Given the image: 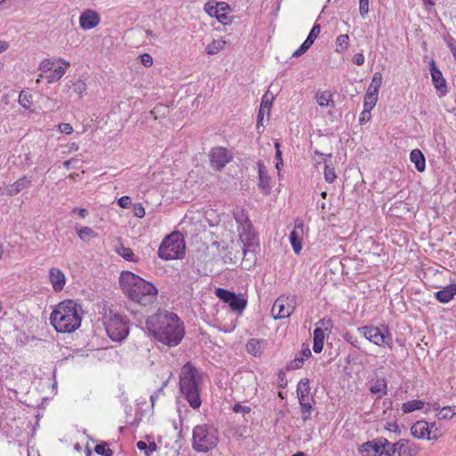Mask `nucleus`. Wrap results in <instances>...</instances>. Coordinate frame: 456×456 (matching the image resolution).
Here are the masks:
<instances>
[{
	"instance_id": "obj_53",
	"label": "nucleus",
	"mask_w": 456,
	"mask_h": 456,
	"mask_svg": "<svg viewBox=\"0 0 456 456\" xmlns=\"http://www.w3.org/2000/svg\"><path fill=\"white\" fill-rule=\"evenodd\" d=\"M141 62L144 67H151L153 64V60L151 54L143 53L140 56Z\"/></svg>"
},
{
	"instance_id": "obj_26",
	"label": "nucleus",
	"mask_w": 456,
	"mask_h": 456,
	"mask_svg": "<svg viewBox=\"0 0 456 456\" xmlns=\"http://www.w3.org/2000/svg\"><path fill=\"white\" fill-rule=\"evenodd\" d=\"M233 216L238 224H244L248 228L251 226V223L248 219V216L242 208L236 207L235 209L233 210Z\"/></svg>"
},
{
	"instance_id": "obj_31",
	"label": "nucleus",
	"mask_w": 456,
	"mask_h": 456,
	"mask_svg": "<svg viewBox=\"0 0 456 456\" xmlns=\"http://www.w3.org/2000/svg\"><path fill=\"white\" fill-rule=\"evenodd\" d=\"M117 253L126 261L136 262L138 259L134 254L133 250L130 248L125 247L124 245H120V247L117 248Z\"/></svg>"
},
{
	"instance_id": "obj_30",
	"label": "nucleus",
	"mask_w": 456,
	"mask_h": 456,
	"mask_svg": "<svg viewBox=\"0 0 456 456\" xmlns=\"http://www.w3.org/2000/svg\"><path fill=\"white\" fill-rule=\"evenodd\" d=\"M315 99H316L317 103L321 107L329 106L330 102L331 103L333 102L332 94L330 91H324V92L316 94Z\"/></svg>"
},
{
	"instance_id": "obj_24",
	"label": "nucleus",
	"mask_w": 456,
	"mask_h": 456,
	"mask_svg": "<svg viewBox=\"0 0 456 456\" xmlns=\"http://www.w3.org/2000/svg\"><path fill=\"white\" fill-rule=\"evenodd\" d=\"M410 159H411V161L412 163H414L415 167L419 172L425 171L426 160H425V157H424L423 153L419 150L415 149V150L411 151V152L410 154Z\"/></svg>"
},
{
	"instance_id": "obj_51",
	"label": "nucleus",
	"mask_w": 456,
	"mask_h": 456,
	"mask_svg": "<svg viewBox=\"0 0 456 456\" xmlns=\"http://www.w3.org/2000/svg\"><path fill=\"white\" fill-rule=\"evenodd\" d=\"M167 111V107L164 105L156 106L151 112L150 115L152 118L157 119L158 114L162 112L165 115V112Z\"/></svg>"
},
{
	"instance_id": "obj_15",
	"label": "nucleus",
	"mask_w": 456,
	"mask_h": 456,
	"mask_svg": "<svg viewBox=\"0 0 456 456\" xmlns=\"http://www.w3.org/2000/svg\"><path fill=\"white\" fill-rule=\"evenodd\" d=\"M429 70L435 88L437 91H439L442 94H445L447 92L446 81L444 78L440 69L436 67V62L434 61H432L429 63Z\"/></svg>"
},
{
	"instance_id": "obj_19",
	"label": "nucleus",
	"mask_w": 456,
	"mask_h": 456,
	"mask_svg": "<svg viewBox=\"0 0 456 456\" xmlns=\"http://www.w3.org/2000/svg\"><path fill=\"white\" fill-rule=\"evenodd\" d=\"M258 168V186L265 193L270 191V177L267 174L266 167L262 161L257 162Z\"/></svg>"
},
{
	"instance_id": "obj_17",
	"label": "nucleus",
	"mask_w": 456,
	"mask_h": 456,
	"mask_svg": "<svg viewBox=\"0 0 456 456\" xmlns=\"http://www.w3.org/2000/svg\"><path fill=\"white\" fill-rule=\"evenodd\" d=\"M100 23L98 13L92 10L83 12L79 17V25L83 29H92Z\"/></svg>"
},
{
	"instance_id": "obj_43",
	"label": "nucleus",
	"mask_w": 456,
	"mask_h": 456,
	"mask_svg": "<svg viewBox=\"0 0 456 456\" xmlns=\"http://www.w3.org/2000/svg\"><path fill=\"white\" fill-rule=\"evenodd\" d=\"M94 452L102 456H112L113 451L109 448L108 444L102 443L99 444H96L94 447Z\"/></svg>"
},
{
	"instance_id": "obj_29",
	"label": "nucleus",
	"mask_w": 456,
	"mask_h": 456,
	"mask_svg": "<svg viewBox=\"0 0 456 456\" xmlns=\"http://www.w3.org/2000/svg\"><path fill=\"white\" fill-rule=\"evenodd\" d=\"M424 406V403L420 400H411L406 403H403L402 405V411L404 413H410L416 410H420Z\"/></svg>"
},
{
	"instance_id": "obj_54",
	"label": "nucleus",
	"mask_w": 456,
	"mask_h": 456,
	"mask_svg": "<svg viewBox=\"0 0 456 456\" xmlns=\"http://www.w3.org/2000/svg\"><path fill=\"white\" fill-rule=\"evenodd\" d=\"M59 130L61 133L65 134H70L73 132V128L69 123H61L59 125Z\"/></svg>"
},
{
	"instance_id": "obj_42",
	"label": "nucleus",
	"mask_w": 456,
	"mask_h": 456,
	"mask_svg": "<svg viewBox=\"0 0 456 456\" xmlns=\"http://www.w3.org/2000/svg\"><path fill=\"white\" fill-rule=\"evenodd\" d=\"M32 95L25 91H21L19 94V103L25 109H29L32 103Z\"/></svg>"
},
{
	"instance_id": "obj_3",
	"label": "nucleus",
	"mask_w": 456,
	"mask_h": 456,
	"mask_svg": "<svg viewBox=\"0 0 456 456\" xmlns=\"http://www.w3.org/2000/svg\"><path fill=\"white\" fill-rule=\"evenodd\" d=\"M82 312L78 303L66 299L55 305L50 316V322L57 332L71 333L80 327Z\"/></svg>"
},
{
	"instance_id": "obj_12",
	"label": "nucleus",
	"mask_w": 456,
	"mask_h": 456,
	"mask_svg": "<svg viewBox=\"0 0 456 456\" xmlns=\"http://www.w3.org/2000/svg\"><path fill=\"white\" fill-rule=\"evenodd\" d=\"M209 157L212 167L218 171L222 170L232 159V153L224 147L213 148Z\"/></svg>"
},
{
	"instance_id": "obj_63",
	"label": "nucleus",
	"mask_w": 456,
	"mask_h": 456,
	"mask_svg": "<svg viewBox=\"0 0 456 456\" xmlns=\"http://www.w3.org/2000/svg\"><path fill=\"white\" fill-rule=\"evenodd\" d=\"M301 357H304L305 358H308L312 355V353H311V350L309 348V346L306 345L305 347H304L302 350H301Z\"/></svg>"
},
{
	"instance_id": "obj_13",
	"label": "nucleus",
	"mask_w": 456,
	"mask_h": 456,
	"mask_svg": "<svg viewBox=\"0 0 456 456\" xmlns=\"http://www.w3.org/2000/svg\"><path fill=\"white\" fill-rule=\"evenodd\" d=\"M205 10L210 16L216 17L223 25H227L232 22V18L227 12L230 10V6L224 2L216 3V5H210V4L208 3L205 5Z\"/></svg>"
},
{
	"instance_id": "obj_46",
	"label": "nucleus",
	"mask_w": 456,
	"mask_h": 456,
	"mask_svg": "<svg viewBox=\"0 0 456 456\" xmlns=\"http://www.w3.org/2000/svg\"><path fill=\"white\" fill-rule=\"evenodd\" d=\"M303 363H304V357L297 355L293 361L289 362V363L287 366V369L288 370H297L303 366Z\"/></svg>"
},
{
	"instance_id": "obj_37",
	"label": "nucleus",
	"mask_w": 456,
	"mask_h": 456,
	"mask_svg": "<svg viewBox=\"0 0 456 456\" xmlns=\"http://www.w3.org/2000/svg\"><path fill=\"white\" fill-rule=\"evenodd\" d=\"M381 84H382V74L380 72H375L372 77L371 84H370L368 91H371L372 93H375L376 94H378L379 87L381 86Z\"/></svg>"
},
{
	"instance_id": "obj_50",
	"label": "nucleus",
	"mask_w": 456,
	"mask_h": 456,
	"mask_svg": "<svg viewBox=\"0 0 456 456\" xmlns=\"http://www.w3.org/2000/svg\"><path fill=\"white\" fill-rule=\"evenodd\" d=\"M232 411L236 413L248 414L251 411V408L248 406L241 405L240 403H235L232 407Z\"/></svg>"
},
{
	"instance_id": "obj_57",
	"label": "nucleus",
	"mask_w": 456,
	"mask_h": 456,
	"mask_svg": "<svg viewBox=\"0 0 456 456\" xmlns=\"http://www.w3.org/2000/svg\"><path fill=\"white\" fill-rule=\"evenodd\" d=\"M134 215L137 216V217H143L145 216V210L143 208V207L141 205V204H137L134 206Z\"/></svg>"
},
{
	"instance_id": "obj_61",
	"label": "nucleus",
	"mask_w": 456,
	"mask_h": 456,
	"mask_svg": "<svg viewBox=\"0 0 456 456\" xmlns=\"http://www.w3.org/2000/svg\"><path fill=\"white\" fill-rule=\"evenodd\" d=\"M441 436V432L434 427L432 428V434L429 436L428 440H437Z\"/></svg>"
},
{
	"instance_id": "obj_5",
	"label": "nucleus",
	"mask_w": 456,
	"mask_h": 456,
	"mask_svg": "<svg viewBox=\"0 0 456 456\" xmlns=\"http://www.w3.org/2000/svg\"><path fill=\"white\" fill-rule=\"evenodd\" d=\"M218 444V432L210 425H197L192 430V448L198 452H208Z\"/></svg>"
},
{
	"instance_id": "obj_35",
	"label": "nucleus",
	"mask_w": 456,
	"mask_h": 456,
	"mask_svg": "<svg viewBox=\"0 0 456 456\" xmlns=\"http://www.w3.org/2000/svg\"><path fill=\"white\" fill-rule=\"evenodd\" d=\"M247 305V300L240 297L238 295L235 294L234 297L229 304V306L236 312H241L245 309Z\"/></svg>"
},
{
	"instance_id": "obj_27",
	"label": "nucleus",
	"mask_w": 456,
	"mask_h": 456,
	"mask_svg": "<svg viewBox=\"0 0 456 456\" xmlns=\"http://www.w3.org/2000/svg\"><path fill=\"white\" fill-rule=\"evenodd\" d=\"M226 42L222 39L213 40L210 44L206 47V52L209 55H214L224 49Z\"/></svg>"
},
{
	"instance_id": "obj_2",
	"label": "nucleus",
	"mask_w": 456,
	"mask_h": 456,
	"mask_svg": "<svg viewBox=\"0 0 456 456\" xmlns=\"http://www.w3.org/2000/svg\"><path fill=\"white\" fill-rule=\"evenodd\" d=\"M122 291L134 302L147 306L155 302L157 288L151 282L129 271H123L119 277Z\"/></svg>"
},
{
	"instance_id": "obj_33",
	"label": "nucleus",
	"mask_w": 456,
	"mask_h": 456,
	"mask_svg": "<svg viewBox=\"0 0 456 456\" xmlns=\"http://www.w3.org/2000/svg\"><path fill=\"white\" fill-rule=\"evenodd\" d=\"M77 234L79 237L80 240L83 241H86L89 238L96 237V232L88 226L81 227V228H76Z\"/></svg>"
},
{
	"instance_id": "obj_7",
	"label": "nucleus",
	"mask_w": 456,
	"mask_h": 456,
	"mask_svg": "<svg viewBox=\"0 0 456 456\" xmlns=\"http://www.w3.org/2000/svg\"><path fill=\"white\" fill-rule=\"evenodd\" d=\"M104 326L106 332L113 341H121L125 339L129 332L127 321L112 310L104 316Z\"/></svg>"
},
{
	"instance_id": "obj_9",
	"label": "nucleus",
	"mask_w": 456,
	"mask_h": 456,
	"mask_svg": "<svg viewBox=\"0 0 456 456\" xmlns=\"http://www.w3.org/2000/svg\"><path fill=\"white\" fill-rule=\"evenodd\" d=\"M417 453L416 444L407 439H400L395 444H390L386 449V456H416Z\"/></svg>"
},
{
	"instance_id": "obj_58",
	"label": "nucleus",
	"mask_w": 456,
	"mask_h": 456,
	"mask_svg": "<svg viewBox=\"0 0 456 456\" xmlns=\"http://www.w3.org/2000/svg\"><path fill=\"white\" fill-rule=\"evenodd\" d=\"M370 112H369L368 110H363L360 115L359 122L361 124H363V123L367 122L368 120H370Z\"/></svg>"
},
{
	"instance_id": "obj_41",
	"label": "nucleus",
	"mask_w": 456,
	"mask_h": 456,
	"mask_svg": "<svg viewBox=\"0 0 456 456\" xmlns=\"http://www.w3.org/2000/svg\"><path fill=\"white\" fill-rule=\"evenodd\" d=\"M247 351L255 356L261 354L260 342L256 339H249L246 345Z\"/></svg>"
},
{
	"instance_id": "obj_14",
	"label": "nucleus",
	"mask_w": 456,
	"mask_h": 456,
	"mask_svg": "<svg viewBox=\"0 0 456 456\" xmlns=\"http://www.w3.org/2000/svg\"><path fill=\"white\" fill-rule=\"evenodd\" d=\"M304 234V223L302 220L297 219L294 229L289 234V241L296 254H299L302 249V239Z\"/></svg>"
},
{
	"instance_id": "obj_10",
	"label": "nucleus",
	"mask_w": 456,
	"mask_h": 456,
	"mask_svg": "<svg viewBox=\"0 0 456 456\" xmlns=\"http://www.w3.org/2000/svg\"><path fill=\"white\" fill-rule=\"evenodd\" d=\"M295 309V298L293 297H280L273 305L272 314L274 319L289 317Z\"/></svg>"
},
{
	"instance_id": "obj_34",
	"label": "nucleus",
	"mask_w": 456,
	"mask_h": 456,
	"mask_svg": "<svg viewBox=\"0 0 456 456\" xmlns=\"http://www.w3.org/2000/svg\"><path fill=\"white\" fill-rule=\"evenodd\" d=\"M377 100L378 94L372 93L371 91H368L364 96L363 110H368V111L370 112V110L374 108Z\"/></svg>"
},
{
	"instance_id": "obj_6",
	"label": "nucleus",
	"mask_w": 456,
	"mask_h": 456,
	"mask_svg": "<svg viewBox=\"0 0 456 456\" xmlns=\"http://www.w3.org/2000/svg\"><path fill=\"white\" fill-rule=\"evenodd\" d=\"M184 254L185 242L179 232L166 236L158 250V256L167 261L183 258Z\"/></svg>"
},
{
	"instance_id": "obj_1",
	"label": "nucleus",
	"mask_w": 456,
	"mask_h": 456,
	"mask_svg": "<svg viewBox=\"0 0 456 456\" xmlns=\"http://www.w3.org/2000/svg\"><path fill=\"white\" fill-rule=\"evenodd\" d=\"M146 328L159 343L174 347L178 346L184 337L183 321L175 313L159 310L146 320Z\"/></svg>"
},
{
	"instance_id": "obj_56",
	"label": "nucleus",
	"mask_w": 456,
	"mask_h": 456,
	"mask_svg": "<svg viewBox=\"0 0 456 456\" xmlns=\"http://www.w3.org/2000/svg\"><path fill=\"white\" fill-rule=\"evenodd\" d=\"M118 203L121 208H126L131 204V199L128 196H122L118 199Z\"/></svg>"
},
{
	"instance_id": "obj_48",
	"label": "nucleus",
	"mask_w": 456,
	"mask_h": 456,
	"mask_svg": "<svg viewBox=\"0 0 456 456\" xmlns=\"http://www.w3.org/2000/svg\"><path fill=\"white\" fill-rule=\"evenodd\" d=\"M317 324L322 326L321 328L323 330V331H330L333 327V322L330 318H322L317 322Z\"/></svg>"
},
{
	"instance_id": "obj_59",
	"label": "nucleus",
	"mask_w": 456,
	"mask_h": 456,
	"mask_svg": "<svg viewBox=\"0 0 456 456\" xmlns=\"http://www.w3.org/2000/svg\"><path fill=\"white\" fill-rule=\"evenodd\" d=\"M353 61L356 65L361 66L364 63V56L362 53H358L354 55Z\"/></svg>"
},
{
	"instance_id": "obj_36",
	"label": "nucleus",
	"mask_w": 456,
	"mask_h": 456,
	"mask_svg": "<svg viewBox=\"0 0 456 456\" xmlns=\"http://www.w3.org/2000/svg\"><path fill=\"white\" fill-rule=\"evenodd\" d=\"M216 295L219 299H221L224 303L230 304L232 298L234 297L235 293L222 288H218L216 289Z\"/></svg>"
},
{
	"instance_id": "obj_39",
	"label": "nucleus",
	"mask_w": 456,
	"mask_h": 456,
	"mask_svg": "<svg viewBox=\"0 0 456 456\" xmlns=\"http://www.w3.org/2000/svg\"><path fill=\"white\" fill-rule=\"evenodd\" d=\"M313 401L307 402H300L301 412H302V419L304 422L307 421L310 419L311 411L313 409L312 406Z\"/></svg>"
},
{
	"instance_id": "obj_8",
	"label": "nucleus",
	"mask_w": 456,
	"mask_h": 456,
	"mask_svg": "<svg viewBox=\"0 0 456 456\" xmlns=\"http://www.w3.org/2000/svg\"><path fill=\"white\" fill-rule=\"evenodd\" d=\"M358 331L369 341L379 346L392 348L393 339L390 332L384 326H363L358 328Z\"/></svg>"
},
{
	"instance_id": "obj_62",
	"label": "nucleus",
	"mask_w": 456,
	"mask_h": 456,
	"mask_svg": "<svg viewBox=\"0 0 456 456\" xmlns=\"http://www.w3.org/2000/svg\"><path fill=\"white\" fill-rule=\"evenodd\" d=\"M306 51L307 49L303 45H301L299 48L292 53V57H299L302 54H304Z\"/></svg>"
},
{
	"instance_id": "obj_23",
	"label": "nucleus",
	"mask_w": 456,
	"mask_h": 456,
	"mask_svg": "<svg viewBox=\"0 0 456 456\" xmlns=\"http://www.w3.org/2000/svg\"><path fill=\"white\" fill-rule=\"evenodd\" d=\"M31 184V181L28 179L26 176H23L17 180L12 184H10L6 188V194L9 196H13L18 194L23 189L28 188Z\"/></svg>"
},
{
	"instance_id": "obj_22",
	"label": "nucleus",
	"mask_w": 456,
	"mask_h": 456,
	"mask_svg": "<svg viewBox=\"0 0 456 456\" xmlns=\"http://www.w3.org/2000/svg\"><path fill=\"white\" fill-rule=\"evenodd\" d=\"M456 295V284H450L436 292V298L441 303H448Z\"/></svg>"
},
{
	"instance_id": "obj_44",
	"label": "nucleus",
	"mask_w": 456,
	"mask_h": 456,
	"mask_svg": "<svg viewBox=\"0 0 456 456\" xmlns=\"http://www.w3.org/2000/svg\"><path fill=\"white\" fill-rule=\"evenodd\" d=\"M324 177L326 182L328 183H333L335 179L337 178V175L335 173V169L333 167L326 164L324 167Z\"/></svg>"
},
{
	"instance_id": "obj_49",
	"label": "nucleus",
	"mask_w": 456,
	"mask_h": 456,
	"mask_svg": "<svg viewBox=\"0 0 456 456\" xmlns=\"http://www.w3.org/2000/svg\"><path fill=\"white\" fill-rule=\"evenodd\" d=\"M359 12L362 18L369 12V0H359Z\"/></svg>"
},
{
	"instance_id": "obj_45",
	"label": "nucleus",
	"mask_w": 456,
	"mask_h": 456,
	"mask_svg": "<svg viewBox=\"0 0 456 456\" xmlns=\"http://www.w3.org/2000/svg\"><path fill=\"white\" fill-rule=\"evenodd\" d=\"M72 90L79 96L86 90V86L82 80H77L72 84Z\"/></svg>"
},
{
	"instance_id": "obj_28",
	"label": "nucleus",
	"mask_w": 456,
	"mask_h": 456,
	"mask_svg": "<svg viewBox=\"0 0 456 456\" xmlns=\"http://www.w3.org/2000/svg\"><path fill=\"white\" fill-rule=\"evenodd\" d=\"M436 411H439L437 413V417L439 419H447L452 418L456 415V406H445L440 408L439 406L435 408Z\"/></svg>"
},
{
	"instance_id": "obj_4",
	"label": "nucleus",
	"mask_w": 456,
	"mask_h": 456,
	"mask_svg": "<svg viewBox=\"0 0 456 456\" xmlns=\"http://www.w3.org/2000/svg\"><path fill=\"white\" fill-rule=\"evenodd\" d=\"M202 374L191 362H186L180 373V391L192 409H199L201 405L200 395V383Z\"/></svg>"
},
{
	"instance_id": "obj_32",
	"label": "nucleus",
	"mask_w": 456,
	"mask_h": 456,
	"mask_svg": "<svg viewBox=\"0 0 456 456\" xmlns=\"http://www.w3.org/2000/svg\"><path fill=\"white\" fill-rule=\"evenodd\" d=\"M370 391L371 394L381 393L378 398L387 395V383L385 379H377L376 382L370 387Z\"/></svg>"
},
{
	"instance_id": "obj_20",
	"label": "nucleus",
	"mask_w": 456,
	"mask_h": 456,
	"mask_svg": "<svg viewBox=\"0 0 456 456\" xmlns=\"http://www.w3.org/2000/svg\"><path fill=\"white\" fill-rule=\"evenodd\" d=\"M273 101V96L272 94H269L268 92L265 93V95L263 96L260 109H259L258 115H257V122H256L257 128H259L260 125H262L265 113H267L269 115Z\"/></svg>"
},
{
	"instance_id": "obj_60",
	"label": "nucleus",
	"mask_w": 456,
	"mask_h": 456,
	"mask_svg": "<svg viewBox=\"0 0 456 456\" xmlns=\"http://www.w3.org/2000/svg\"><path fill=\"white\" fill-rule=\"evenodd\" d=\"M157 444L154 442H151L148 444L147 450L145 452L146 456H150L152 452L157 451Z\"/></svg>"
},
{
	"instance_id": "obj_21",
	"label": "nucleus",
	"mask_w": 456,
	"mask_h": 456,
	"mask_svg": "<svg viewBox=\"0 0 456 456\" xmlns=\"http://www.w3.org/2000/svg\"><path fill=\"white\" fill-rule=\"evenodd\" d=\"M310 386H309V379H302L297 387V397L300 402H307V401H314L312 397L309 396L310 394Z\"/></svg>"
},
{
	"instance_id": "obj_25",
	"label": "nucleus",
	"mask_w": 456,
	"mask_h": 456,
	"mask_svg": "<svg viewBox=\"0 0 456 456\" xmlns=\"http://www.w3.org/2000/svg\"><path fill=\"white\" fill-rule=\"evenodd\" d=\"M324 344V331L322 328H315L314 330V346L313 350L314 353L319 354L323 349Z\"/></svg>"
},
{
	"instance_id": "obj_64",
	"label": "nucleus",
	"mask_w": 456,
	"mask_h": 456,
	"mask_svg": "<svg viewBox=\"0 0 456 456\" xmlns=\"http://www.w3.org/2000/svg\"><path fill=\"white\" fill-rule=\"evenodd\" d=\"M73 212L75 213H77L78 216L82 218L86 217V216L87 215V210L86 208H75L73 209Z\"/></svg>"
},
{
	"instance_id": "obj_40",
	"label": "nucleus",
	"mask_w": 456,
	"mask_h": 456,
	"mask_svg": "<svg viewBox=\"0 0 456 456\" xmlns=\"http://www.w3.org/2000/svg\"><path fill=\"white\" fill-rule=\"evenodd\" d=\"M65 74V69L62 67L55 68L53 72L49 75H46L45 77L46 78L48 83H53L61 79V77Z\"/></svg>"
},
{
	"instance_id": "obj_38",
	"label": "nucleus",
	"mask_w": 456,
	"mask_h": 456,
	"mask_svg": "<svg viewBox=\"0 0 456 456\" xmlns=\"http://www.w3.org/2000/svg\"><path fill=\"white\" fill-rule=\"evenodd\" d=\"M349 37L346 34L339 35L336 39L337 52H344L348 48Z\"/></svg>"
},
{
	"instance_id": "obj_18",
	"label": "nucleus",
	"mask_w": 456,
	"mask_h": 456,
	"mask_svg": "<svg viewBox=\"0 0 456 456\" xmlns=\"http://www.w3.org/2000/svg\"><path fill=\"white\" fill-rule=\"evenodd\" d=\"M49 279L54 291L59 292L63 289L66 283V278L61 270L55 267L51 268L49 271Z\"/></svg>"
},
{
	"instance_id": "obj_55",
	"label": "nucleus",
	"mask_w": 456,
	"mask_h": 456,
	"mask_svg": "<svg viewBox=\"0 0 456 456\" xmlns=\"http://www.w3.org/2000/svg\"><path fill=\"white\" fill-rule=\"evenodd\" d=\"M321 32V26L319 24H314L312 28L310 33L308 34V37L313 39H316Z\"/></svg>"
},
{
	"instance_id": "obj_16",
	"label": "nucleus",
	"mask_w": 456,
	"mask_h": 456,
	"mask_svg": "<svg viewBox=\"0 0 456 456\" xmlns=\"http://www.w3.org/2000/svg\"><path fill=\"white\" fill-rule=\"evenodd\" d=\"M434 426V423L429 424L425 420H418L411 426V434L419 439H428Z\"/></svg>"
},
{
	"instance_id": "obj_11",
	"label": "nucleus",
	"mask_w": 456,
	"mask_h": 456,
	"mask_svg": "<svg viewBox=\"0 0 456 456\" xmlns=\"http://www.w3.org/2000/svg\"><path fill=\"white\" fill-rule=\"evenodd\" d=\"M390 443L384 437H379L371 441L363 443L359 447V453L362 456H380L386 455V449Z\"/></svg>"
},
{
	"instance_id": "obj_52",
	"label": "nucleus",
	"mask_w": 456,
	"mask_h": 456,
	"mask_svg": "<svg viewBox=\"0 0 456 456\" xmlns=\"http://www.w3.org/2000/svg\"><path fill=\"white\" fill-rule=\"evenodd\" d=\"M166 386H167V381L163 383V385L160 388H159L156 392H154L151 395L150 400H151L152 407L155 405V403H156L157 399L159 398V396L163 394V389Z\"/></svg>"
},
{
	"instance_id": "obj_47",
	"label": "nucleus",
	"mask_w": 456,
	"mask_h": 456,
	"mask_svg": "<svg viewBox=\"0 0 456 456\" xmlns=\"http://www.w3.org/2000/svg\"><path fill=\"white\" fill-rule=\"evenodd\" d=\"M54 62L50 59H45L39 66V69L42 72H48L51 71L53 69Z\"/></svg>"
}]
</instances>
